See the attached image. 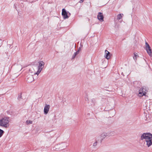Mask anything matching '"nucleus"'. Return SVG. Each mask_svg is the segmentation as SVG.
Here are the masks:
<instances>
[{
  "instance_id": "obj_14",
  "label": "nucleus",
  "mask_w": 152,
  "mask_h": 152,
  "mask_svg": "<svg viewBox=\"0 0 152 152\" xmlns=\"http://www.w3.org/2000/svg\"><path fill=\"white\" fill-rule=\"evenodd\" d=\"M33 123L32 121L30 120H28L26 121V124L27 125L32 124Z\"/></svg>"
},
{
  "instance_id": "obj_12",
  "label": "nucleus",
  "mask_w": 152,
  "mask_h": 152,
  "mask_svg": "<svg viewBox=\"0 0 152 152\" xmlns=\"http://www.w3.org/2000/svg\"><path fill=\"white\" fill-rule=\"evenodd\" d=\"M107 134L108 136H112L115 135V132L114 131H110L107 133Z\"/></svg>"
},
{
  "instance_id": "obj_9",
  "label": "nucleus",
  "mask_w": 152,
  "mask_h": 152,
  "mask_svg": "<svg viewBox=\"0 0 152 152\" xmlns=\"http://www.w3.org/2000/svg\"><path fill=\"white\" fill-rule=\"evenodd\" d=\"M97 18L100 21L103 22L104 21V17L102 13L100 12L98 13Z\"/></svg>"
},
{
  "instance_id": "obj_7",
  "label": "nucleus",
  "mask_w": 152,
  "mask_h": 152,
  "mask_svg": "<svg viewBox=\"0 0 152 152\" xmlns=\"http://www.w3.org/2000/svg\"><path fill=\"white\" fill-rule=\"evenodd\" d=\"M45 63L43 61H39V65H37V69L40 72L44 67Z\"/></svg>"
},
{
  "instance_id": "obj_10",
  "label": "nucleus",
  "mask_w": 152,
  "mask_h": 152,
  "mask_svg": "<svg viewBox=\"0 0 152 152\" xmlns=\"http://www.w3.org/2000/svg\"><path fill=\"white\" fill-rule=\"evenodd\" d=\"M32 75H28L27 77V81L28 82H32L34 80V79Z\"/></svg>"
},
{
  "instance_id": "obj_13",
  "label": "nucleus",
  "mask_w": 152,
  "mask_h": 152,
  "mask_svg": "<svg viewBox=\"0 0 152 152\" xmlns=\"http://www.w3.org/2000/svg\"><path fill=\"white\" fill-rule=\"evenodd\" d=\"M107 136H108L107 133L105 132L102 133L100 136L102 140L104 139Z\"/></svg>"
},
{
  "instance_id": "obj_2",
  "label": "nucleus",
  "mask_w": 152,
  "mask_h": 152,
  "mask_svg": "<svg viewBox=\"0 0 152 152\" xmlns=\"http://www.w3.org/2000/svg\"><path fill=\"white\" fill-rule=\"evenodd\" d=\"M10 118L7 117H4L0 119V126L4 128H9L10 124Z\"/></svg>"
},
{
  "instance_id": "obj_5",
  "label": "nucleus",
  "mask_w": 152,
  "mask_h": 152,
  "mask_svg": "<svg viewBox=\"0 0 152 152\" xmlns=\"http://www.w3.org/2000/svg\"><path fill=\"white\" fill-rule=\"evenodd\" d=\"M145 50L150 56H152V51L151 47L147 42H145Z\"/></svg>"
},
{
  "instance_id": "obj_20",
  "label": "nucleus",
  "mask_w": 152,
  "mask_h": 152,
  "mask_svg": "<svg viewBox=\"0 0 152 152\" xmlns=\"http://www.w3.org/2000/svg\"><path fill=\"white\" fill-rule=\"evenodd\" d=\"M83 0H80V3L82 2L83 1Z\"/></svg>"
},
{
  "instance_id": "obj_17",
  "label": "nucleus",
  "mask_w": 152,
  "mask_h": 152,
  "mask_svg": "<svg viewBox=\"0 0 152 152\" xmlns=\"http://www.w3.org/2000/svg\"><path fill=\"white\" fill-rule=\"evenodd\" d=\"M4 132L3 130L0 129V138L2 136Z\"/></svg>"
},
{
  "instance_id": "obj_11",
  "label": "nucleus",
  "mask_w": 152,
  "mask_h": 152,
  "mask_svg": "<svg viewBox=\"0 0 152 152\" xmlns=\"http://www.w3.org/2000/svg\"><path fill=\"white\" fill-rule=\"evenodd\" d=\"M110 53L107 50L105 51V54L104 55V57L107 59H109L110 58Z\"/></svg>"
},
{
  "instance_id": "obj_18",
  "label": "nucleus",
  "mask_w": 152,
  "mask_h": 152,
  "mask_svg": "<svg viewBox=\"0 0 152 152\" xmlns=\"http://www.w3.org/2000/svg\"><path fill=\"white\" fill-rule=\"evenodd\" d=\"M78 53H79V51H78L76 52L75 53H74L73 55V56L72 58H74L75 57V56H76V55H77V54H78Z\"/></svg>"
},
{
  "instance_id": "obj_3",
  "label": "nucleus",
  "mask_w": 152,
  "mask_h": 152,
  "mask_svg": "<svg viewBox=\"0 0 152 152\" xmlns=\"http://www.w3.org/2000/svg\"><path fill=\"white\" fill-rule=\"evenodd\" d=\"M37 68V65H34L31 66L29 69V73L32 75H38L40 72Z\"/></svg>"
},
{
  "instance_id": "obj_6",
  "label": "nucleus",
  "mask_w": 152,
  "mask_h": 152,
  "mask_svg": "<svg viewBox=\"0 0 152 152\" xmlns=\"http://www.w3.org/2000/svg\"><path fill=\"white\" fill-rule=\"evenodd\" d=\"M62 15L64 19L68 18L70 15V14L67 12L65 9L62 10Z\"/></svg>"
},
{
  "instance_id": "obj_4",
  "label": "nucleus",
  "mask_w": 152,
  "mask_h": 152,
  "mask_svg": "<svg viewBox=\"0 0 152 152\" xmlns=\"http://www.w3.org/2000/svg\"><path fill=\"white\" fill-rule=\"evenodd\" d=\"M147 91L145 87H141L139 91V96H145Z\"/></svg>"
},
{
  "instance_id": "obj_1",
  "label": "nucleus",
  "mask_w": 152,
  "mask_h": 152,
  "mask_svg": "<svg viewBox=\"0 0 152 152\" xmlns=\"http://www.w3.org/2000/svg\"><path fill=\"white\" fill-rule=\"evenodd\" d=\"M141 140L144 142L148 147L152 145V134L150 133H143L141 137Z\"/></svg>"
},
{
  "instance_id": "obj_16",
  "label": "nucleus",
  "mask_w": 152,
  "mask_h": 152,
  "mask_svg": "<svg viewBox=\"0 0 152 152\" xmlns=\"http://www.w3.org/2000/svg\"><path fill=\"white\" fill-rule=\"evenodd\" d=\"M134 56L133 57V59L135 60H136L137 58L138 57V55L137 53H134Z\"/></svg>"
},
{
  "instance_id": "obj_15",
  "label": "nucleus",
  "mask_w": 152,
  "mask_h": 152,
  "mask_svg": "<svg viewBox=\"0 0 152 152\" xmlns=\"http://www.w3.org/2000/svg\"><path fill=\"white\" fill-rule=\"evenodd\" d=\"M123 15V14H120L118 15L117 16V19L118 20H120L122 18V15Z\"/></svg>"
},
{
  "instance_id": "obj_19",
  "label": "nucleus",
  "mask_w": 152,
  "mask_h": 152,
  "mask_svg": "<svg viewBox=\"0 0 152 152\" xmlns=\"http://www.w3.org/2000/svg\"><path fill=\"white\" fill-rule=\"evenodd\" d=\"M97 141H96L93 144V146H95L97 145Z\"/></svg>"
},
{
  "instance_id": "obj_8",
  "label": "nucleus",
  "mask_w": 152,
  "mask_h": 152,
  "mask_svg": "<svg viewBox=\"0 0 152 152\" xmlns=\"http://www.w3.org/2000/svg\"><path fill=\"white\" fill-rule=\"evenodd\" d=\"M50 106L49 104H45L44 107V112L45 114H47L48 113Z\"/></svg>"
}]
</instances>
